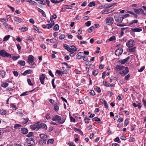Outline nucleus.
I'll list each match as a JSON object with an SVG mask.
<instances>
[{
  "label": "nucleus",
  "mask_w": 146,
  "mask_h": 146,
  "mask_svg": "<svg viewBox=\"0 0 146 146\" xmlns=\"http://www.w3.org/2000/svg\"><path fill=\"white\" fill-rule=\"evenodd\" d=\"M52 119L54 121H58L60 124H63L65 121V118H63L62 119L60 116L58 115L52 116Z\"/></svg>",
  "instance_id": "obj_1"
},
{
  "label": "nucleus",
  "mask_w": 146,
  "mask_h": 146,
  "mask_svg": "<svg viewBox=\"0 0 146 146\" xmlns=\"http://www.w3.org/2000/svg\"><path fill=\"white\" fill-rule=\"evenodd\" d=\"M41 139L39 140V144L42 145L46 143V141L48 139L47 135L43 134L40 135Z\"/></svg>",
  "instance_id": "obj_2"
},
{
  "label": "nucleus",
  "mask_w": 146,
  "mask_h": 146,
  "mask_svg": "<svg viewBox=\"0 0 146 146\" xmlns=\"http://www.w3.org/2000/svg\"><path fill=\"white\" fill-rule=\"evenodd\" d=\"M40 122H38L35 124L31 125L30 128L33 130L37 131L40 129Z\"/></svg>",
  "instance_id": "obj_3"
},
{
  "label": "nucleus",
  "mask_w": 146,
  "mask_h": 146,
  "mask_svg": "<svg viewBox=\"0 0 146 146\" xmlns=\"http://www.w3.org/2000/svg\"><path fill=\"white\" fill-rule=\"evenodd\" d=\"M0 55L3 57H9L11 58V55L10 54L8 53L4 50L0 51Z\"/></svg>",
  "instance_id": "obj_4"
},
{
  "label": "nucleus",
  "mask_w": 146,
  "mask_h": 146,
  "mask_svg": "<svg viewBox=\"0 0 146 146\" xmlns=\"http://www.w3.org/2000/svg\"><path fill=\"white\" fill-rule=\"evenodd\" d=\"M114 18L115 21L119 23H121L123 19L122 15L119 14L115 15L114 17Z\"/></svg>",
  "instance_id": "obj_5"
},
{
  "label": "nucleus",
  "mask_w": 146,
  "mask_h": 146,
  "mask_svg": "<svg viewBox=\"0 0 146 146\" xmlns=\"http://www.w3.org/2000/svg\"><path fill=\"white\" fill-rule=\"evenodd\" d=\"M135 44V42L134 40L131 39L128 40L126 43L127 46L129 48L133 47Z\"/></svg>",
  "instance_id": "obj_6"
},
{
  "label": "nucleus",
  "mask_w": 146,
  "mask_h": 146,
  "mask_svg": "<svg viewBox=\"0 0 146 146\" xmlns=\"http://www.w3.org/2000/svg\"><path fill=\"white\" fill-rule=\"evenodd\" d=\"M106 23L108 25H111L114 22L113 18L111 17L106 18L105 20Z\"/></svg>",
  "instance_id": "obj_7"
},
{
  "label": "nucleus",
  "mask_w": 146,
  "mask_h": 146,
  "mask_svg": "<svg viewBox=\"0 0 146 146\" xmlns=\"http://www.w3.org/2000/svg\"><path fill=\"white\" fill-rule=\"evenodd\" d=\"M123 52V49L121 48H119L115 51V54L117 56H120Z\"/></svg>",
  "instance_id": "obj_8"
},
{
  "label": "nucleus",
  "mask_w": 146,
  "mask_h": 146,
  "mask_svg": "<svg viewBox=\"0 0 146 146\" xmlns=\"http://www.w3.org/2000/svg\"><path fill=\"white\" fill-rule=\"evenodd\" d=\"M28 62L31 65H33L34 64V57L32 55H30L29 56Z\"/></svg>",
  "instance_id": "obj_9"
},
{
  "label": "nucleus",
  "mask_w": 146,
  "mask_h": 146,
  "mask_svg": "<svg viewBox=\"0 0 146 146\" xmlns=\"http://www.w3.org/2000/svg\"><path fill=\"white\" fill-rule=\"evenodd\" d=\"M134 12L137 14H144V11L141 8L139 9H137L134 8L133 9Z\"/></svg>",
  "instance_id": "obj_10"
},
{
  "label": "nucleus",
  "mask_w": 146,
  "mask_h": 146,
  "mask_svg": "<svg viewBox=\"0 0 146 146\" xmlns=\"http://www.w3.org/2000/svg\"><path fill=\"white\" fill-rule=\"evenodd\" d=\"M129 72L128 68L127 67H126L125 68L124 70L119 72V73L121 75H123L124 76L127 74Z\"/></svg>",
  "instance_id": "obj_11"
},
{
  "label": "nucleus",
  "mask_w": 146,
  "mask_h": 146,
  "mask_svg": "<svg viewBox=\"0 0 146 146\" xmlns=\"http://www.w3.org/2000/svg\"><path fill=\"white\" fill-rule=\"evenodd\" d=\"M45 78V76L43 74H42L40 77L39 78V80L41 84H44V80Z\"/></svg>",
  "instance_id": "obj_12"
},
{
  "label": "nucleus",
  "mask_w": 146,
  "mask_h": 146,
  "mask_svg": "<svg viewBox=\"0 0 146 146\" xmlns=\"http://www.w3.org/2000/svg\"><path fill=\"white\" fill-rule=\"evenodd\" d=\"M53 26V25L51 23L47 24L46 25H42V27L44 29L47 28L49 29L51 28Z\"/></svg>",
  "instance_id": "obj_13"
},
{
  "label": "nucleus",
  "mask_w": 146,
  "mask_h": 146,
  "mask_svg": "<svg viewBox=\"0 0 146 146\" xmlns=\"http://www.w3.org/2000/svg\"><path fill=\"white\" fill-rule=\"evenodd\" d=\"M40 128H42L43 129L46 130L47 129V127L46 125L44 123H39Z\"/></svg>",
  "instance_id": "obj_14"
},
{
  "label": "nucleus",
  "mask_w": 146,
  "mask_h": 146,
  "mask_svg": "<svg viewBox=\"0 0 146 146\" xmlns=\"http://www.w3.org/2000/svg\"><path fill=\"white\" fill-rule=\"evenodd\" d=\"M3 67H0V70L1 68H2ZM6 74V73L4 70H0V75L2 76L3 78H4Z\"/></svg>",
  "instance_id": "obj_15"
},
{
  "label": "nucleus",
  "mask_w": 146,
  "mask_h": 146,
  "mask_svg": "<svg viewBox=\"0 0 146 146\" xmlns=\"http://www.w3.org/2000/svg\"><path fill=\"white\" fill-rule=\"evenodd\" d=\"M14 20L17 23H19L22 21V19L18 17H15L14 18Z\"/></svg>",
  "instance_id": "obj_16"
},
{
  "label": "nucleus",
  "mask_w": 146,
  "mask_h": 146,
  "mask_svg": "<svg viewBox=\"0 0 146 146\" xmlns=\"http://www.w3.org/2000/svg\"><path fill=\"white\" fill-rule=\"evenodd\" d=\"M92 120L93 121H97L98 123H100L101 124L102 123V122L101 121L100 119L96 117L93 118L92 119Z\"/></svg>",
  "instance_id": "obj_17"
},
{
  "label": "nucleus",
  "mask_w": 146,
  "mask_h": 146,
  "mask_svg": "<svg viewBox=\"0 0 146 146\" xmlns=\"http://www.w3.org/2000/svg\"><path fill=\"white\" fill-rule=\"evenodd\" d=\"M64 48L67 50L69 52H71V50L70 49V46L66 44H64Z\"/></svg>",
  "instance_id": "obj_18"
},
{
  "label": "nucleus",
  "mask_w": 146,
  "mask_h": 146,
  "mask_svg": "<svg viewBox=\"0 0 146 146\" xmlns=\"http://www.w3.org/2000/svg\"><path fill=\"white\" fill-rule=\"evenodd\" d=\"M36 8L37 11L41 13L43 16L44 17L46 16V14L43 10L38 7H37Z\"/></svg>",
  "instance_id": "obj_19"
},
{
  "label": "nucleus",
  "mask_w": 146,
  "mask_h": 146,
  "mask_svg": "<svg viewBox=\"0 0 146 146\" xmlns=\"http://www.w3.org/2000/svg\"><path fill=\"white\" fill-rule=\"evenodd\" d=\"M131 30L134 32H140L142 31V29L141 28H131Z\"/></svg>",
  "instance_id": "obj_20"
},
{
  "label": "nucleus",
  "mask_w": 146,
  "mask_h": 146,
  "mask_svg": "<svg viewBox=\"0 0 146 146\" xmlns=\"http://www.w3.org/2000/svg\"><path fill=\"white\" fill-rule=\"evenodd\" d=\"M70 49L71 50V52L77 51V49L74 45H70Z\"/></svg>",
  "instance_id": "obj_21"
},
{
  "label": "nucleus",
  "mask_w": 146,
  "mask_h": 146,
  "mask_svg": "<svg viewBox=\"0 0 146 146\" xmlns=\"http://www.w3.org/2000/svg\"><path fill=\"white\" fill-rule=\"evenodd\" d=\"M124 66L120 65H117L115 67V68L116 69H118L119 70H121L124 68Z\"/></svg>",
  "instance_id": "obj_22"
},
{
  "label": "nucleus",
  "mask_w": 146,
  "mask_h": 146,
  "mask_svg": "<svg viewBox=\"0 0 146 146\" xmlns=\"http://www.w3.org/2000/svg\"><path fill=\"white\" fill-rule=\"evenodd\" d=\"M116 4V3H110L108 4H105L104 5V7L105 8H108L112 7L113 5Z\"/></svg>",
  "instance_id": "obj_23"
},
{
  "label": "nucleus",
  "mask_w": 146,
  "mask_h": 146,
  "mask_svg": "<svg viewBox=\"0 0 146 146\" xmlns=\"http://www.w3.org/2000/svg\"><path fill=\"white\" fill-rule=\"evenodd\" d=\"M21 131L23 134H26L28 133V130L27 128L23 127L21 128Z\"/></svg>",
  "instance_id": "obj_24"
},
{
  "label": "nucleus",
  "mask_w": 146,
  "mask_h": 146,
  "mask_svg": "<svg viewBox=\"0 0 146 146\" xmlns=\"http://www.w3.org/2000/svg\"><path fill=\"white\" fill-rule=\"evenodd\" d=\"M130 56H128L126 58L121 60L120 62L121 64H123L126 63L130 58Z\"/></svg>",
  "instance_id": "obj_25"
},
{
  "label": "nucleus",
  "mask_w": 146,
  "mask_h": 146,
  "mask_svg": "<svg viewBox=\"0 0 146 146\" xmlns=\"http://www.w3.org/2000/svg\"><path fill=\"white\" fill-rule=\"evenodd\" d=\"M113 10H112V9H110L106 11H104L102 13V14H108L109 13H110L113 12Z\"/></svg>",
  "instance_id": "obj_26"
},
{
  "label": "nucleus",
  "mask_w": 146,
  "mask_h": 146,
  "mask_svg": "<svg viewBox=\"0 0 146 146\" xmlns=\"http://www.w3.org/2000/svg\"><path fill=\"white\" fill-rule=\"evenodd\" d=\"M32 72V71L31 70H25L24 72H23V74H22V75H24V76H25V75L27 74H30V73H31V72Z\"/></svg>",
  "instance_id": "obj_27"
},
{
  "label": "nucleus",
  "mask_w": 146,
  "mask_h": 146,
  "mask_svg": "<svg viewBox=\"0 0 146 146\" xmlns=\"http://www.w3.org/2000/svg\"><path fill=\"white\" fill-rule=\"evenodd\" d=\"M136 51V47H134L133 48H129L128 49V51L129 52H134Z\"/></svg>",
  "instance_id": "obj_28"
},
{
  "label": "nucleus",
  "mask_w": 146,
  "mask_h": 146,
  "mask_svg": "<svg viewBox=\"0 0 146 146\" xmlns=\"http://www.w3.org/2000/svg\"><path fill=\"white\" fill-rule=\"evenodd\" d=\"M82 53L81 52H79L76 55V58L78 59L81 58L82 57V56L81 55Z\"/></svg>",
  "instance_id": "obj_29"
},
{
  "label": "nucleus",
  "mask_w": 146,
  "mask_h": 146,
  "mask_svg": "<svg viewBox=\"0 0 146 146\" xmlns=\"http://www.w3.org/2000/svg\"><path fill=\"white\" fill-rule=\"evenodd\" d=\"M29 140L30 141V144L33 145H35V143L34 141V139L31 138H29Z\"/></svg>",
  "instance_id": "obj_30"
},
{
  "label": "nucleus",
  "mask_w": 146,
  "mask_h": 146,
  "mask_svg": "<svg viewBox=\"0 0 146 146\" xmlns=\"http://www.w3.org/2000/svg\"><path fill=\"white\" fill-rule=\"evenodd\" d=\"M18 63L22 66H24L25 64V62L24 60H19L18 62Z\"/></svg>",
  "instance_id": "obj_31"
},
{
  "label": "nucleus",
  "mask_w": 146,
  "mask_h": 146,
  "mask_svg": "<svg viewBox=\"0 0 146 146\" xmlns=\"http://www.w3.org/2000/svg\"><path fill=\"white\" fill-rule=\"evenodd\" d=\"M9 85V84L6 82L2 83L1 84V86L3 88H5L7 87Z\"/></svg>",
  "instance_id": "obj_32"
},
{
  "label": "nucleus",
  "mask_w": 146,
  "mask_h": 146,
  "mask_svg": "<svg viewBox=\"0 0 146 146\" xmlns=\"http://www.w3.org/2000/svg\"><path fill=\"white\" fill-rule=\"evenodd\" d=\"M0 113L2 115H5L7 113L6 110H0Z\"/></svg>",
  "instance_id": "obj_33"
},
{
  "label": "nucleus",
  "mask_w": 146,
  "mask_h": 146,
  "mask_svg": "<svg viewBox=\"0 0 146 146\" xmlns=\"http://www.w3.org/2000/svg\"><path fill=\"white\" fill-rule=\"evenodd\" d=\"M59 29V26L57 24H56L53 28V30L54 31H58Z\"/></svg>",
  "instance_id": "obj_34"
},
{
  "label": "nucleus",
  "mask_w": 146,
  "mask_h": 146,
  "mask_svg": "<svg viewBox=\"0 0 146 146\" xmlns=\"http://www.w3.org/2000/svg\"><path fill=\"white\" fill-rule=\"evenodd\" d=\"M22 127L21 125L20 124H16L14 125V128L15 129H18Z\"/></svg>",
  "instance_id": "obj_35"
},
{
  "label": "nucleus",
  "mask_w": 146,
  "mask_h": 146,
  "mask_svg": "<svg viewBox=\"0 0 146 146\" xmlns=\"http://www.w3.org/2000/svg\"><path fill=\"white\" fill-rule=\"evenodd\" d=\"M98 73V69L94 70L92 72V74L94 76H96Z\"/></svg>",
  "instance_id": "obj_36"
},
{
  "label": "nucleus",
  "mask_w": 146,
  "mask_h": 146,
  "mask_svg": "<svg viewBox=\"0 0 146 146\" xmlns=\"http://www.w3.org/2000/svg\"><path fill=\"white\" fill-rule=\"evenodd\" d=\"M19 29L22 32H25L28 29L25 27H23L21 28H20Z\"/></svg>",
  "instance_id": "obj_37"
},
{
  "label": "nucleus",
  "mask_w": 146,
  "mask_h": 146,
  "mask_svg": "<svg viewBox=\"0 0 146 146\" xmlns=\"http://www.w3.org/2000/svg\"><path fill=\"white\" fill-rule=\"evenodd\" d=\"M54 110H55L56 112L58 111L59 109V107L56 104H54Z\"/></svg>",
  "instance_id": "obj_38"
},
{
  "label": "nucleus",
  "mask_w": 146,
  "mask_h": 146,
  "mask_svg": "<svg viewBox=\"0 0 146 146\" xmlns=\"http://www.w3.org/2000/svg\"><path fill=\"white\" fill-rule=\"evenodd\" d=\"M95 3L94 1H92L88 5V6L89 7H92V6H95Z\"/></svg>",
  "instance_id": "obj_39"
},
{
  "label": "nucleus",
  "mask_w": 146,
  "mask_h": 146,
  "mask_svg": "<svg viewBox=\"0 0 146 146\" xmlns=\"http://www.w3.org/2000/svg\"><path fill=\"white\" fill-rule=\"evenodd\" d=\"M56 72L58 74V75L59 76H62V72L58 70H57L56 71Z\"/></svg>",
  "instance_id": "obj_40"
},
{
  "label": "nucleus",
  "mask_w": 146,
  "mask_h": 146,
  "mask_svg": "<svg viewBox=\"0 0 146 146\" xmlns=\"http://www.w3.org/2000/svg\"><path fill=\"white\" fill-rule=\"evenodd\" d=\"M138 21L137 20H134L131 21L130 23H129V25H131L134 23H137Z\"/></svg>",
  "instance_id": "obj_41"
},
{
  "label": "nucleus",
  "mask_w": 146,
  "mask_h": 146,
  "mask_svg": "<svg viewBox=\"0 0 146 146\" xmlns=\"http://www.w3.org/2000/svg\"><path fill=\"white\" fill-rule=\"evenodd\" d=\"M94 89H95L98 93H100L101 92L100 88L99 87L96 86Z\"/></svg>",
  "instance_id": "obj_42"
},
{
  "label": "nucleus",
  "mask_w": 146,
  "mask_h": 146,
  "mask_svg": "<svg viewBox=\"0 0 146 146\" xmlns=\"http://www.w3.org/2000/svg\"><path fill=\"white\" fill-rule=\"evenodd\" d=\"M10 37V35L5 36L3 38V41H7L9 39Z\"/></svg>",
  "instance_id": "obj_43"
},
{
  "label": "nucleus",
  "mask_w": 146,
  "mask_h": 146,
  "mask_svg": "<svg viewBox=\"0 0 146 146\" xmlns=\"http://www.w3.org/2000/svg\"><path fill=\"white\" fill-rule=\"evenodd\" d=\"M54 140L52 139H49L47 142V144H49V143L52 144L53 143Z\"/></svg>",
  "instance_id": "obj_44"
},
{
  "label": "nucleus",
  "mask_w": 146,
  "mask_h": 146,
  "mask_svg": "<svg viewBox=\"0 0 146 146\" xmlns=\"http://www.w3.org/2000/svg\"><path fill=\"white\" fill-rule=\"evenodd\" d=\"M94 27L93 26H92L90 27L88 30V31L89 33H91L92 32V31L93 30Z\"/></svg>",
  "instance_id": "obj_45"
},
{
  "label": "nucleus",
  "mask_w": 146,
  "mask_h": 146,
  "mask_svg": "<svg viewBox=\"0 0 146 146\" xmlns=\"http://www.w3.org/2000/svg\"><path fill=\"white\" fill-rule=\"evenodd\" d=\"M90 119L89 118H87L86 117H85L84 121L85 123H89V120Z\"/></svg>",
  "instance_id": "obj_46"
},
{
  "label": "nucleus",
  "mask_w": 146,
  "mask_h": 146,
  "mask_svg": "<svg viewBox=\"0 0 146 146\" xmlns=\"http://www.w3.org/2000/svg\"><path fill=\"white\" fill-rule=\"evenodd\" d=\"M38 3L40 4H42L43 5H46V3L45 2V1L44 0H39L38 1Z\"/></svg>",
  "instance_id": "obj_47"
},
{
  "label": "nucleus",
  "mask_w": 146,
  "mask_h": 146,
  "mask_svg": "<svg viewBox=\"0 0 146 146\" xmlns=\"http://www.w3.org/2000/svg\"><path fill=\"white\" fill-rule=\"evenodd\" d=\"M115 40V36L111 37L109 39V40L110 41H113Z\"/></svg>",
  "instance_id": "obj_48"
},
{
  "label": "nucleus",
  "mask_w": 146,
  "mask_h": 146,
  "mask_svg": "<svg viewBox=\"0 0 146 146\" xmlns=\"http://www.w3.org/2000/svg\"><path fill=\"white\" fill-rule=\"evenodd\" d=\"M50 1L52 3L55 4L61 2V1H58L57 0H50Z\"/></svg>",
  "instance_id": "obj_49"
},
{
  "label": "nucleus",
  "mask_w": 146,
  "mask_h": 146,
  "mask_svg": "<svg viewBox=\"0 0 146 146\" xmlns=\"http://www.w3.org/2000/svg\"><path fill=\"white\" fill-rule=\"evenodd\" d=\"M29 4L32 5H37V3L36 2L32 1L31 2H29Z\"/></svg>",
  "instance_id": "obj_50"
},
{
  "label": "nucleus",
  "mask_w": 146,
  "mask_h": 146,
  "mask_svg": "<svg viewBox=\"0 0 146 146\" xmlns=\"http://www.w3.org/2000/svg\"><path fill=\"white\" fill-rule=\"evenodd\" d=\"M104 106L106 108V109H107L108 108V105L107 103V102L105 101L104 100Z\"/></svg>",
  "instance_id": "obj_51"
},
{
  "label": "nucleus",
  "mask_w": 146,
  "mask_h": 146,
  "mask_svg": "<svg viewBox=\"0 0 146 146\" xmlns=\"http://www.w3.org/2000/svg\"><path fill=\"white\" fill-rule=\"evenodd\" d=\"M129 123V121L128 119L127 118L125 121L124 123V126H126L127 125V124Z\"/></svg>",
  "instance_id": "obj_52"
},
{
  "label": "nucleus",
  "mask_w": 146,
  "mask_h": 146,
  "mask_svg": "<svg viewBox=\"0 0 146 146\" xmlns=\"http://www.w3.org/2000/svg\"><path fill=\"white\" fill-rule=\"evenodd\" d=\"M91 24V21H87L85 24V25L86 26H87V27L89 26H90V25Z\"/></svg>",
  "instance_id": "obj_53"
},
{
  "label": "nucleus",
  "mask_w": 146,
  "mask_h": 146,
  "mask_svg": "<svg viewBox=\"0 0 146 146\" xmlns=\"http://www.w3.org/2000/svg\"><path fill=\"white\" fill-rule=\"evenodd\" d=\"M65 37V35H61L59 37V39H63Z\"/></svg>",
  "instance_id": "obj_54"
},
{
  "label": "nucleus",
  "mask_w": 146,
  "mask_h": 146,
  "mask_svg": "<svg viewBox=\"0 0 146 146\" xmlns=\"http://www.w3.org/2000/svg\"><path fill=\"white\" fill-rule=\"evenodd\" d=\"M70 119L71 122H75L76 121V120L75 119H74L72 116L70 117Z\"/></svg>",
  "instance_id": "obj_55"
},
{
  "label": "nucleus",
  "mask_w": 146,
  "mask_h": 146,
  "mask_svg": "<svg viewBox=\"0 0 146 146\" xmlns=\"http://www.w3.org/2000/svg\"><path fill=\"white\" fill-rule=\"evenodd\" d=\"M27 82L29 85L32 86H33V84L31 82V80L30 79H28L27 80Z\"/></svg>",
  "instance_id": "obj_56"
},
{
  "label": "nucleus",
  "mask_w": 146,
  "mask_h": 146,
  "mask_svg": "<svg viewBox=\"0 0 146 146\" xmlns=\"http://www.w3.org/2000/svg\"><path fill=\"white\" fill-rule=\"evenodd\" d=\"M20 57V56H13L12 57V58L13 60H17Z\"/></svg>",
  "instance_id": "obj_57"
},
{
  "label": "nucleus",
  "mask_w": 146,
  "mask_h": 146,
  "mask_svg": "<svg viewBox=\"0 0 146 146\" xmlns=\"http://www.w3.org/2000/svg\"><path fill=\"white\" fill-rule=\"evenodd\" d=\"M11 106L12 107V108L15 110H16L17 109V106L16 105H14L13 104H11Z\"/></svg>",
  "instance_id": "obj_58"
},
{
  "label": "nucleus",
  "mask_w": 146,
  "mask_h": 146,
  "mask_svg": "<svg viewBox=\"0 0 146 146\" xmlns=\"http://www.w3.org/2000/svg\"><path fill=\"white\" fill-rule=\"evenodd\" d=\"M65 8L67 9H71L72 8V6L70 5H65Z\"/></svg>",
  "instance_id": "obj_59"
},
{
  "label": "nucleus",
  "mask_w": 146,
  "mask_h": 146,
  "mask_svg": "<svg viewBox=\"0 0 146 146\" xmlns=\"http://www.w3.org/2000/svg\"><path fill=\"white\" fill-rule=\"evenodd\" d=\"M114 141L115 142L119 143L120 140L119 137H117L114 139Z\"/></svg>",
  "instance_id": "obj_60"
},
{
  "label": "nucleus",
  "mask_w": 146,
  "mask_h": 146,
  "mask_svg": "<svg viewBox=\"0 0 146 146\" xmlns=\"http://www.w3.org/2000/svg\"><path fill=\"white\" fill-rule=\"evenodd\" d=\"M45 117L47 119H50V114L49 113L47 114L45 116Z\"/></svg>",
  "instance_id": "obj_61"
},
{
  "label": "nucleus",
  "mask_w": 146,
  "mask_h": 146,
  "mask_svg": "<svg viewBox=\"0 0 146 146\" xmlns=\"http://www.w3.org/2000/svg\"><path fill=\"white\" fill-rule=\"evenodd\" d=\"M48 74L51 77L53 78L54 77V75L53 74L52 71L50 70L49 71Z\"/></svg>",
  "instance_id": "obj_62"
},
{
  "label": "nucleus",
  "mask_w": 146,
  "mask_h": 146,
  "mask_svg": "<svg viewBox=\"0 0 146 146\" xmlns=\"http://www.w3.org/2000/svg\"><path fill=\"white\" fill-rule=\"evenodd\" d=\"M13 74L15 76H17L19 75V73L16 71H14L13 72Z\"/></svg>",
  "instance_id": "obj_63"
},
{
  "label": "nucleus",
  "mask_w": 146,
  "mask_h": 146,
  "mask_svg": "<svg viewBox=\"0 0 146 146\" xmlns=\"http://www.w3.org/2000/svg\"><path fill=\"white\" fill-rule=\"evenodd\" d=\"M90 93L91 95L93 96H94L95 95V93L93 90H90Z\"/></svg>",
  "instance_id": "obj_64"
}]
</instances>
